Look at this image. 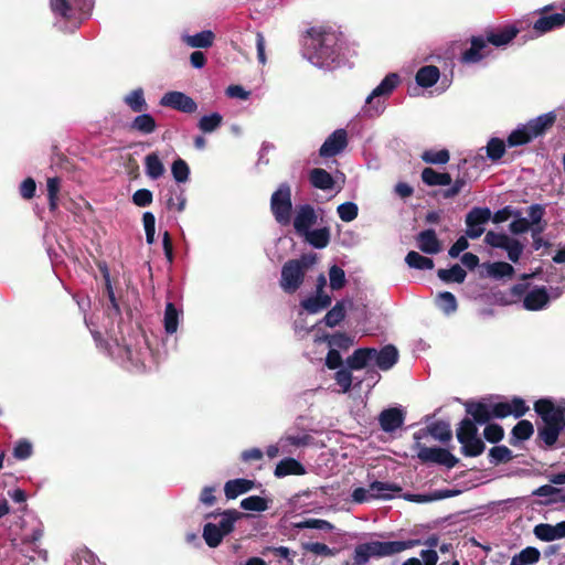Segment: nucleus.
I'll use <instances>...</instances> for the list:
<instances>
[{"label": "nucleus", "instance_id": "10", "mask_svg": "<svg viewBox=\"0 0 565 565\" xmlns=\"http://www.w3.org/2000/svg\"><path fill=\"white\" fill-rule=\"evenodd\" d=\"M347 365L350 370L367 369L366 375L373 383L380 379L379 373L370 370L376 366L379 369V349L375 348H360L356 349L348 359Z\"/></svg>", "mask_w": 565, "mask_h": 565}, {"label": "nucleus", "instance_id": "39", "mask_svg": "<svg viewBox=\"0 0 565 565\" xmlns=\"http://www.w3.org/2000/svg\"><path fill=\"white\" fill-rule=\"evenodd\" d=\"M483 267L486 268L487 276L493 279L512 277L514 274L513 266L505 262L487 263Z\"/></svg>", "mask_w": 565, "mask_h": 565}, {"label": "nucleus", "instance_id": "52", "mask_svg": "<svg viewBox=\"0 0 565 565\" xmlns=\"http://www.w3.org/2000/svg\"><path fill=\"white\" fill-rule=\"evenodd\" d=\"M345 317L344 301H338L324 316V323L333 328L338 326Z\"/></svg>", "mask_w": 565, "mask_h": 565}, {"label": "nucleus", "instance_id": "41", "mask_svg": "<svg viewBox=\"0 0 565 565\" xmlns=\"http://www.w3.org/2000/svg\"><path fill=\"white\" fill-rule=\"evenodd\" d=\"M181 311L172 302H168L164 309L163 326L168 334H173L178 330Z\"/></svg>", "mask_w": 565, "mask_h": 565}, {"label": "nucleus", "instance_id": "37", "mask_svg": "<svg viewBox=\"0 0 565 565\" xmlns=\"http://www.w3.org/2000/svg\"><path fill=\"white\" fill-rule=\"evenodd\" d=\"M124 103L134 111L142 113L148 109V104L145 98V92L138 87L124 97Z\"/></svg>", "mask_w": 565, "mask_h": 565}, {"label": "nucleus", "instance_id": "45", "mask_svg": "<svg viewBox=\"0 0 565 565\" xmlns=\"http://www.w3.org/2000/svg\"><path fill=\"white\" fill-rule=\"evenodd\" d=\"M202 536H203L206 545L209 547L214 548V547H217L222 543L225 535L221 533V531L216 527L214 522H207L203 526Z\"/></svg>", "mask_w": 565, "mask_h": 565}, {"label": "nucleus", "instance_id": "16", "mask_svg": "<svg viewBox=\"0 0 565 565\" xmlns=\"http://www.w3.org/2000/svg\"><path fill=\"white\" fill-rule=\"evenodd\" d=\"M348 146V134L345 129L334 130L322 143L319 154L322 158H331L342 152Z\"/></svg>", "mask_w": 565, "mask_h": 565}, {"label": "nucleus", "instance_id": "23", "mask_svg": "<svg viewBox=\"0 0 565 565\" xmlns=\"http://www.w3.org/2000/svg\"><path fill=\"white\" fill-rule=\"evenodd\" d=\"M565 23V15L563 13H552L543 15L534 22L533 30L537 35H542Z\"/></svg>", "mask_w": 565, "mask_h": 565}, {"label": "nucleus", "instance_id": "15", "mask_svg": "<svg viewBox=\"0 0 565 565\" xmlns=\"http://www.w3.org/2000/svg\"><path fill=\"white\" fill-rule=\"evenodd\" d=\"M318 215L310 204L299 205L294 217V228L299 236H303L317 223Z\"/></svg>", "mask_w": 565, "mask_h": 565}, {"label": "nucleus", "instance_id": "17", "mask_svg": "<svg viewBox=\"0 0 565 565\" xmlns=\"http://www.w3.org/2000/svg\"><path fill=\"white\" fill-rule=\"evenodd\" d=\"M523 308L529 311H540L548 307L551 296L545 286L531 288L523 297Z\"/></svg>", "mask_w": 565, "mask_h": 565}, {"label": "nucleus", "instance_id": "29", "mask_svg": "<svg viewBox=\"0 0 565 565\" xmlns=\"http://www.w3.org/2000/svg\"><path fill=\"white\" fill-rule=\"evenodd\" d=\"M309 181L316 189L329 191L334 186L333 177L322 168H315L309 172Z\"/></svg>", "mask_w": 565, "mask_h": 565}, {"label": "nucleus", "instance_id": "4", "mask_svg": "<svg viewBox=\"0 0 565 565\" xmlns=\"http://www.w3.org/2000/svg\"><path fill=\"white\" fill-rule=\"evenodd\" d=\"M534 409L544 423L543 427L539 428V436L548 447L553 446L565 428V413L562 406H556L550 399H539Z\"/></svg>", "mask_w": 565, "mask_h": 565}, {"label": "nucleus", "instance_id": "28", "mask_svg": "<svg viewBox=\"0 0 565 565\" xmlns=\"http://www.w3.org/2000/svg\"><path fill=\"white\" fill-rule=\"evenodd\" d=\"M145 173L151 180H158L166 173V168L157 152H150L145 157Z\"/></svg>", "mask_w": 565, "mask_h": 565}, {"label": "nucleus", "instance_id": "11", "mask_svg": "<svg viewBox=\"0 0 565 565\" xmlns=\"http://www.w3.org/2000/svg\"><path fill=\"white\" fill-rule=\"evenodd\" d=\"M414 438L416 439L415 449L417 457L423 462L438 463L447 467L448 469L454 468L458 463V459L447 449L438 447H426L419 443L422 438L420 433H415Z\"/></svg>", "mask_w": 565, "mask_h": 565}, {"label": "nucleus", "instance_id": "49", "mask_svg": "<svg viewBox=\"0 0 565 565\" xmlns=\"http://www.w3.org/2000/svg\"><path fill=\"white\" fill-rule=\"evenodd\" d=\"M428 433L437 440L446 443L451 439L450 425L446 422H435L427 427Z\"/></svg>", "mask_w": 565, "mask_h": 565}, {"label": "nucleus", "instance_id": "9", "mask_svg": "<svg viewBox=\"0 0 565 565\" xmlns=\"http://www.w3.org/2000/svg\"><path fill=\"white\" fill-rule=\"evenodd\" d=\"M270 210L278 224L284 226L290 224L292 202L291 188L288 183L279 184L278 189L271 194Z\"/></svg>", "mask_w": 565, "mask_h": 565}, {"label": "nucleus", "instance_id": "51", "mask_svg": "<svg viewBox=\"0 0 565 565\" xmlns=\"http://www.w3.org/2000/svg\"><path fill=\"white\" fill-rule=\"evenodd\" d=\"M534 428L531 422L520 420L512 429V444L527 440L533 435Z\"/></svg>", "mask_w": 565, "mask_h": 565}, {"label": "nucleus", "instance_id": "64", "mask_svg": "<svg viewBox=\"0 0 565 565\" xmlns=\"http://www.w3.org/2000/svg\"><path fill=\"white\" fill-rule=\"evenodd\" d=\"M305 550L313 553L318 556H324V557H333L338 554V548H331L327 544L319 543V542H310L306 543L303 545Z\"/></svg>", "mask_w": 565, "mask_h": 565}, {"label": "nucleus", "instance_id": "24", "mask_svg": "<svg viewBox=\"0 0 565 565\" xmlns=\"http://www.w3.org/2000/svg\"><path fill=\"white\" fill-rule=\"evenodd\" d=\"M255 487V481L237 478L233 480H228L224 486V493L228 500L236 499L238 495L244 494Z\"/></svg>", "mask_w": 565, "mask_h": 565}, {"label": "nucleus", "instance_id": "42", "mask_svg": "<svg viewBox=\"0 0 565 565\" xmlns=\"http://www.w3.org/2000/svg\"><path fill=\"white\" fill-rule=\"evenodd\" d=\"M435 301L439 310H441L446 316L452 315L458 308L455 295L449 291H441L437 294Z\"/></svg>", "mask_w": 565, "mask_h": 565}, {"label": "nucleus", "instance_id": "44", "mask_svg": "<svg viewBox=\"0 0 565 565\" xmlns=\"http://www.w3.org/2000/svg\"><path fill=\"white\" fill-rule=\"evenodd\" d=\"M532 494L534 497L544 498L542 500L543 504L561 503V500L555 499H559L562 490L550 484H544L535 489Z\"/></svg>", "mask_w": 565, "mask_h": 565}, {"label": "nucleus", "instance_id": "22", "mask_svg": "<svg viewBox=\"0 0 565 565\" xmlns=\"http://www.w3.org/2000/svg\"><path fill=\"white\" fill-rule=\"evenodd\" d=\"M519 30L513 25H507L497 31L487 32L486 36H483L487 41V46L492 44L494 46L501 47L505 46L510 43L518 34Z\"/></svg>", "mask_w": 565, "mask_h": 565}, {"label": "nucleus", "instance_id": "36", "mask_svg": "<svg viewBox=\"0 0 565 565\" xmlns=\"http://www.w3.org/2000/svg\"><path fill=\"white\" fill-rule=\"evenodd\" d=\"M397 361L398 351L394 345L387 344L379 349V370L388 371L397 363Z\"/></svg>", "mask_w": 565, "mask_h": 565}, {"label": "nucleus", "instance_id": "7", "mask_svg": "<svg viewBox=\"0 0 565 565\" xmlns=\"http://www.w3.org/2000/svg\"><path fill=\"white\" fill-rule=\"evenodd\" d=\"M315 263L316 256L311 254L286 262L281 267L280 288L286 294H295L302 285L307 269Z\"/></svg>", "mask_w": 565, "mask_h": 565}, {"label": "nucleus", "instance_id": "46", "mask_svg": "<svg viewBox=\"0 0 565 565\" xmlns=\"http://www.w3.org/2000/svg\"><path fill=\"white\" fill-rule=\"evenodd\" d=\"M437 276L445 282H463L467 274L458 264L452 265L449 269H439Z\"/></svg>", "mask_w": 565, "mask_h": 565}, {"label": "nucleus", "instance_id": "59", "mask_svg": "<svg viewBox=\"0 0 565 565\" xmlns=\"http://www.w3.org/2000/svg\"><path fill=\"white\" fill-rule=\"evenodd\" d=\"M477 434L478 429L475 422L470 418H465L460 422L457 429V439L459 443H463L466 439L477 436Z\"/></svg>", "mask_w": 565, "mask_h": 565}, {"label": "nucleus", "instance_id": "50", "mask_svg": "<svg viewBox=\"0 0 565 565\" xmlns=\"http://www.w3.org/2000/svg\"><path fill=\"white\" fill-rule=\"evenodd\" d=\"M222 121L223 117L218 113H212L202 116L198 122V127L202 132L210 134L215 131L222 125Z\"/></svg>", "mask_w": 565, "mask_h": 565}, {"label": "nucleus", "instance_id": "63", "mask_svg": "<svg viewBox=\"0 0 565 565\" xmlns=\"http://www.w3.org/2000/svg\"><path fill=\"white\" fill-rule=\"evenodd\" d=\"M337 213L341 221L352 222L358 217L359 207L354 202H345L337 207Z\"/></svg>", "mask_w": 565, "mask_h": 565}, {"label": "nucleus", "instance_id": "55", "mask_svg": "<svg viewBox=\"0 0 565 565\" xmlns=\"http://www.w3.org/2000/svg\"><path fill=\"white\" fill-rule=\"evenodd\" d=\"M266 555H271L275 557L279 563H282L284 565H292L294 564V557L296 556V552L290 551L286 546H278V547H267Z\"/></svg>", "mask_w": 565, "mask_h": 565}, {"label": "nucleus", "instance_id": "62", "mask_svg": "<svg viewBox=\"0 0 565 565\" xmlns=\"http://www.w3.org/2000/svg\"><path fill=\"white\" fill-rule=\"evenodd\" d=\"M329 280L332 290L343 288L347 282L344 270L338 265H332L329 269Z\"/></svg>", "mask_w": 565, "mask_h": 565}, {"label": "nucleus", "instance_id": "48", "mask_svg": "<svg viewBox=\"0 0 565 565\" xmlns=\"http://www.w3.org/2000/svg\"><path fill=\"white\" fill-rule=\"evenodd\" d=\"M483 148L480 149L482 151ZM487 158L491 161L500 160L505 153V145L500 138H491L484 147Z\"/></svg>", "mask_w": 565, "mask_h": 565}, {"label": "nucleus", "instance_id": "31", "mask_svg": "<svg viewBox=\"0 0 565 565\" xmlns=\"http://www.w3.org/2000/svg\"><path fill=\"white\" fill-rule=\"evenodd\" d=\"M466 411L469 415L472 416V420L478 424H486L492 417L491 404H487L483 402H468L466 403Z\"/></svg>", "mask_w": 565, "mask_h": 565}, {"label": "nucleus", "instance_id": "18", "mask_svg": "<svg viewBox=\"0 0 565 565\" xmlns=\"http://www.w3.org/2000/svg\"><path fill=\"white\" fill-rule=\"evenodd\" d=\"M534 536L542 542H553L565 539V521L556 524L539 523L533 529Z\"/></svg>", "mask_w": 565, "mask_h": 565}, {"label": "nucleus", "instance_id": "57", "mask_svg": "<svg viewBox=\"0 0 565 565\" xmlns=\"http://www.w3.org/2000/svg\"><path fill=\"white\" fill-rule=\"evenodd\" d=\"M171 173L177 183H185L190 177V168L183 159L178 158L171 166Z\"/></svg>", "mask_w": 565, "mask_h": 565}, {"label": "nucleus", "instance_id": "33", "mask_svg": "<svg viewBox=\"0 0 565 565\" xmlns=\"http://www.w3.org/2000/svg\"><path fill=\"white\" fill-rule=\"evenodd\" d=\"M130 129L142 135H150L157 129V122L152 115L142 111L130 122Z\"/></svg>", "mask_w": 565, "mask_h": 565}, {"label": "nucleus", "instance_id": "26", "mask_svg": "<svg viewBox=\"0 0 565 565\" xmlns=\"http://www.w3.org/2000/svg\"><path fill=\"white\" fill-rule=\"evenodd\" d=\"M303 239L315 248L322 249L330 243L331 231L328 226L310 230L303 236Z\"/></svg>", "mask_w": 565, "mask_h": 565}, {"label": "nucleus", "instance_id": "34", "mask_svg": "<svg viewBox=\"0 0 565 565\" xmlns=\"http://www.w3.org/2000/svg\"><path fill=\"white\" fill-rule=\"evenodd\" d=\"M305 468L302 465L294 458H286L280 460L274 471L277 478H282L288 475H303Z\"/></svg>", "mask_w": 565, "mask_h": 565}, {"label": "nucleus", "instance_id": "27", "mask_svg": "<svg viewBox=\"0 0 565 565\" xmlns=\"http://www.w3.org/2000/svg\"><path fill=\"white\" fill-rule=\"evenodd\" d=\"M418 248L426 254H437L440 250V244L434 230L422 231L417 235Z\"/></svg>", "mask_w": 565, "mask_h": 565}, {"label": "nucleus", "instance_id": "21", "mask_svg": "<svg viewBox=\"0 0 565 565\" xmlns=\"http://www.w3.org/2000/svg\"><path fill=\"white\" fill-rule=\"evenodd\" d=\"M404 412L397 407L386 408L381 412L379 423L385 433H393L404 424Z\"/></svg>", "mask_w": 565, "mask_h": 565}, {"label": "nucleus", "instance_id": "47", "mask_svg": "<svg viewBox=\"0 0 565 565\" xmlns=\"http://www.w3.org/2000/svg\"><path fill=\"white\" fill-rule=\"evenodd\" d=\"M406 264L411 268L415 269H433L434 268V260L431 258H428L426 256L420 255L417 252H409L405 257Z\"/></svg>", "mask_w": 565, "mask_h": 565}, {"label": "nucleus", "instance_id": "14", "mask_svg": "<svg viewBox=\"0 0 565 565\" xmlns=\"http://www.w3.org/2000/svg\"><path fill=\"white\" fill-rule=\"evenodd\" d=\"M160 105L185 114H193L198 109V104L192 97L177 90L166 93L160 99Z\"/></svg>", "mask_w": 565, "mask_h": 565}, {"label": "nucleus", "instance_id": "20", "mask_svg": "<svg viewBox=\"0 0 565 565\" xmlns=\"http://www.w3.org/2000/svg\"><path fill=\"white\" fill-rule=\"evenodd\" d=\"M490 50L489 46H487L486 39L482 35L473 36L471 39L470 49L466 50L461 56V62L466 64H475L488 56Z\"/></svg>", "mask_w": 565, "mask_h": 565}, {"label": "nucleus", "instance_id": "6", "mask_svg": "<svg viewBox=\"0 0 565 565\" xmlns=\"http://www.w3.org/2000/svg\"><path fill=\"white\" fill-rule=\"evenodd\" d=\"M115 342L116 352L111 351V354H116L122 363H129L136 370L150 367L153 356L145 335H140L134 347L130 343L119 344L117 339Z\"/></svg>", "mask_w": 565, "mask_h": 565}, {"label": "nucleus", "instance_id": "40", "mask_svg": "<svg viewBox=\"0 0 565 565\" xmlns=\"http://www.w3.org/2000/svg\"><path fill=\"white\" fill-rule=\"evenodd\" d=\"M541 558V552L539 548L527 546L518 554L513 555L510 565H534Z\"/></svg>", "mask_w": 565, "mask_h": 565}, {"label": "nucleus", "instance_id": "32", "mask_svg": "<svg viewBox=\"0 0 565 565\" xmlns=\"http://www.w3.org/2000/svg\"><path fill=\"white\" fill-rule=\"evenodd\" d=\"M440 77L439 68L435 65H426L420 67L415 76L416 83L424 88L435 85Z\"/></svg>", "mask_w": 565, "mask_h": 565}, {"label": "nucleus", "instance_id": "5", "mask_svg": "<svg viewBox=\"0 0 565 565\" xmlns=\"http://www.w3.org/2000/svg\"><path fill=\"white\" fill-rule=\"evenodd\" d=\"M401 77L397 73H388L381 83L366 96L361 108L366 118L380 117L387 107V99L398 87Z\"/></svg>", "mask_w": 565, "mask_h": 565}, {"label": "nucleus", "instance_id": "38", "mask_svg": "<svg viewBox=\"0 0 565 565\" xmlns=\"http://www.w3.org/2000/svg\"><path fill=\"white\" fill-rule=\"evenodd\" d=\"M422 180L426 185L437 186V185H449L452 182V179L449 173H441L433 168H425L422 171Z\"/></svg>", "mask_w": 565, "mask_h": 565}, {"label": "nucleus", "instance_id": "35", "mask_svg": "<svg viewBox=\"0 0 565 565\" xmlns=\"http://www.w3.org/2000/svg\"><path fill=\"white\" fill-rule=\"evenodd\" d=\"M374 499H392L402 488L395 483L374 481L370 484Z\"/></svg>", "mask_w": 565, "mask_h": 565}, {"label": "nucleus", "instance_id": "3", "mask_svg": "<svg viewBox=\"0 0 565 565\" xmlns=\"http://www.w3.org/2000/svg\"><path fill=\"white\" fill-rule=\"evenodd\" d=\"M420 544L419 540L408 541H371L358 544L352 561L345 565H366L372 557L382 558L399 554Z\"/></svg>", "mask_w": 565, "mask_h": 565}, {"label": "nucleus", "instance_id": "30", "mask_svg": "<svg viewBox=\"0 0 565 565\" xmlns=\"http://www.w3.org/2000/svg\"><path fill=\"white\" fill-rule=\"evenodd\" d=\"M331 297L327 294H316L301 300V307L309 313H318L331 305Z\"/></svg>", "mask_w": 565, "mask_h": 565}, {"label": "nucleus", "instance_id": "54", "mask_svg": "<svg viewBox=\"0 0 565 565\" xmlns=\"http://www.w3.org/2000/svg\"><path fill=\"white\" fill-rule=\"evenodd\" d=\"M98 268L104 277V280H105V287H106V290H107V294H108V298H109V302H110V309L114 311V313L116 316H118L120 313V310H119V306L116 301V298H115V294H114V289H113V286H111V281H110V273H109V269L106 265V263H100L98 265Z\"/></svg>", "mask_w": 565, "mask_h": 565}, {"label": "nucleus", "instance_id": "43", "mask_svg": "<svg viewBox=\"0 0 565 565\" xmlns=\"http://www.w3.org/2000/svg\"><path fill=\"white\" fill-rule=\"evenodd\" d=\"M313 438L307 433H290L287 431L280 439V447L285 448L287 445H291L295 447L308 446L312 443Z\"/></svg>", "mask_w": 565, "mask_h": 565}, {"label": "nucleus", "instance_id": "12", "mask_svg": "<svg viewBox=\"0 0 565 565\" xmlns=\"http://www.w3.org/2000/svg\"><path fill=\"white\" fill-rule=\"evenodd\" d=\"M484 243L493 248L504 249L512 263H518L523 253V245L520 241L510 237L505 233L487 232Z\"/></svg>", "mask_w": 565, "mask_h": 565}, {"label": "nucleus", "instance_id": "1", "mask_svg": "<svg viewBox=\"0 0 565 565\" xmlns=\"http://www.w3.org/2000/svg\"><path fill=\"white\" fill-rule=\"evenodd\" d=\"M302 55L319 68H334L341 63L340 34L323 26L307 31L303 39Z\"/></svg>", "mask_w": 565, "mask_h": 565}, {"label": "nucleus", "instance_id": "61", "mask_svg": "<svg viewBox=\"0 0 565 565\" xmlns=\"http://www.w3.org/2000/svg\"><path fill=\"white\" fill-rule=\"evenodd\" d=\"M449 151L446 149H441L438 151L427 150L422 154V160L430 164H445L449 161Z\"/></svg>", "mask_w": 565, "mask_h": 565}, {"label": "nucleus", "instance_id": "60", "mask_svg": "<svg viewBox=\"0 0 565 565\" xmlns=\"http://www.w3.org/2000/svg\"><path fill=\"white\" fill-rule=\"evenodd\" d=\"M512 459V451L507 446H494L489 451V461L492 465L508 462Z\"/></svg>", "mask_w": 565, "mask_h": 565}, {"label": "nucleus", "instance_id": "56", "mask_svg": "<svg viewBox=\"0 0 565 565\" xmlns=\"http://www.w3.org/2000/svg\"><path fill=\"white\" fill-rule=\"evenodd\" d=\"M460 444L462 445V447H461L462 454L466 457H477V456L481 455L484 450V444L480 438H478V436L468 438L463 443H460Z\"/></svg>", "mask_w": 565, "mask_h": 565}, {"label": "nucleus", "instance_id": "13", "mask_svg": "<svg viewBox=\"0 0 565 565\" xmlns=\"http://www.w3.org/2000/svg\"><path fill=\"white\" fill-rule=\"evenodd\" d=\"M492 213L489 207H472L465 218L466 236L471 239L479 238L486 231V224L491 220Z\"/></svg>", "mask_w": 565, "mask_h": 565}, {"label": "nucleus", "instance_id": "2", "mask_svg": "<svg viewBox=\"0 0 565 565\" xmlns=\"http://www.w3.org/2000/svg\"><path fill=\"white\" fill-rule=\"evenodd\" d=\"M94 0H50L55 24L64 32H74L93 10Z\"/></svg>", "mask_w": 565, "mask_h": 565}, {"label": "nucleus", "instance_id": "53", "mask_svg": "<svg viewBox=\"0 0 565 565\" xmlns=\"http://www.w3.org/2000/svg\"><path fill=\"white\" fill-rule=\"evenodd\" d=\"M294 529H315L319 531L330 532L334 529L333 524L326 520L321 519H306L303 521L294 522L292 524Z\"/></svg>", "mask_w": 565, "mask_h": 565}, {"label": "nucleus", "instance_id": "25", "mask_svg": "<svg viewBox=\"0 0 565 565\" xmlns=\"http://www.w3.org/2000/svg\"><path fill=\"white\" fill-rule=\"evenodd\" d=\"M215 34L211 30H204L196 34H183L182 41L190 47L207 49L214 43Z\"/></svg>", "mask_w": 565, "mask_h": 565}, {"label": "nucleus", "instance_id": "58", "mask_svg": "<svg viewBox=\"0 0 565 565\" xmlns=\"http://www.w3.org/2000/svg\"><path fill=\"white\" fill-rule=\"evenodd\" d=\"M241 508L246 511L264 512L268 509V502L259 495H250L241 501Z\"/></svg>", "mask_w": 565, "mask_h": 565}, {"label": "nucleus", "instance_id": "8", "mask_svg": "<svg viewBox=\"0 0 565 565\" xmlns=\"http://www.w3.org/2000/svg\"><path fill=\"white\" fill-rule=\"evenodd\" d=\"M555 118V114L551 111L531 119L525 125L519 126L508 137L509 147L525 145L534 138L541 136L548 127L554 124Z\"/></svg>", "mask_w": 565, "mask_h": 565}, {"label": "nucleus", "instance_id": "19", "mask_svg": "<svg viewBox=\"0 0 565 565\" xmlns=\"http://www.w3.org/2000/svg\"><path fill=\"white\" fill-rule=\"evenodd\" d=\"M245 516L246 515L243 512H239L235 509H230L217 513L213 512L206 515V518L218 519V521L214 522V524L225 536L234 530L235 523Z\"/></svg>", "mask_w": 565, "mask_h": 565}]
</instances>
